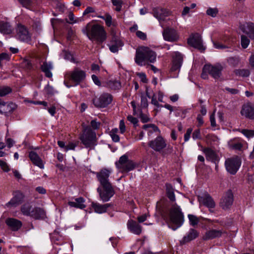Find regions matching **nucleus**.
<instances>
[{
    "instance_id": "obj_1",
    "label": "nucleus",
    "mask_w": 254,
    "mask_h": 254,
    "mask_svg": "<svg viewBox=\"0 0 254 254\" xmlns=\"http://www.w3.org/2000/svg\"><path fill=\"white\" fill-rule=\"evenodd\" d=\"M82 32L90 40L96 41L99 43H103L107 38L106 33L103 27L99 24L89 23L83 28Z\"/></svg>"
},
{
    "instance_id": "obj_2",
    "label": "nucleus",
    "mask_w": 254,
    "mask_h": 254,
    "mask_svg": "<svg viewBox=\"0 0 254 254\" xmlns=\"http://www.w3.org/2000/svg\"><path fill=\"white\" fill-rule=\"evenodd\" d=\"M156 53L147 47H141L136 51L135 62L138 65L143 66L147 62L154 63L156 60Z\"/></svg>"
},
{
    "instance_id": "obj_3",
    "label": "nucleus",
    "mask_w": 254,
    "mask_h": 254,
    "mask_svg": "<svg viewBox=\"0 0 254 254\" xmlns=\"http://www.w3.org/2000/svg\"><path fill=\"white\" fill-rule=\"evenodd\" d=\"M85 77L86 73L84 71L78 68H75L72 71L66 72L64 75V84L67 87H71V85L68 84V81H69L74 83L75 85H77L83 81Z\"/></svg>"
},
{
    "instance_id": "obj_4",
    "label": "nucleus",
    "mask_w": 254,
    "mask_h": 254,
    "mask_svg": "<svg viewBox=\"0 0 254 254\" xmlns=\"http://www.w3.org/2000/svg\"><path fill=\"white\" fill-rule=\"evenodd\" d=\"M79 139L86 148H90L96 144V133L89 127H86L83 130Z\"/></svg>"
},
{
    "instance_id": "obj_5",
    "label": "nucleus",
    "mask_w": 254,
    "mask_h": 254,
    "mask_svg": "<svg viewBox=\"0 0 254 254\" xmlns=\"http://www.w3.org/2000/svg\"><path fill=\"white\" fill-rule=\"evenodd\" d=\"M170 219L171 222L177 225V227H172L173 230H176L181 227L184 223V215L179 206L176 204L172 205L169 212Z\"/></svg>"
},
{
    "instance_id": "obj_6",
    "label": "nucleus",
    "mask_w": 254,
    "mask_h": 254,
    "mask_svg": "<svg viewBox=\"0 0 254 254\" xmlns=\"http://www.w3.org/2000/svg\"><path fill=\"white\" fill-rule=\"evenodd\" d=\"M117 168L122 172H128L133 170L136 164L132 160L128 159L126 155H122L118 161L116 162Z\"/></svg>"
},
{
    "instance_id": "obj_7",
    "label": "nucleus",
    "mask_w": 254,
    "mask_h": 254,
    "mask_svg": "<svg viewBox=\"0 0 254 254\" xmlns=\"http://www.w3.org/2000/svg\"><path fill=\"white\" fill-rule=\"evenodd\" d=\"M241 165V159L237 156L227 158L225 162L226 169L232 175H235Z\"/></svg>"
},
{
    "instance_id": "obj_8",
    "label": "nucleus",
    "mask_w": 254,
    "mask_h": 254,
    "mask_svg": "<svg viewBox=\"0 0 254 254\" xmlns=\"http://www.w3.org/2000/svg\"><path fill=\"white\" fill-rule=\"evenodd\" d=\"M113 100V96L108 93H104L99 97H95L92 103L94 105L98 108H103L107 107L111 103Z\"/></svg>"
},
{
    "instance_id": "obj_9",
    "label": "nucleus",
    "mask_w": 254,
    "mask_h": 254,
    "mask_svg": "<svg viewBox=\"0 0 254 254\" xmlns=\"http://www.w3.org/2000/svg\"><path fill=\"white\" fill-rule=\"evenodd\" d=\"M97 190L103 202L108 201L115 194L112 185L102 186L101 188L98 187Z\"/></svg>"
},
{
    "instance_id": "obj_10",
    "label": "nucleus",
    "mask_w": 254,
    "mask_h": 254,
    "mask_svg": "<svg viewBox=\"0 0 254 254\" xmlns=\"http://www.w3.org/2000/svg\"><path fill=\"white\" fill-rule=\"evenodd\" d=\"M188 44L201 52L205 50L202 44V38L198 33L192 34L188 39Z\"/></svg>"
},
{
    "instance_id": "obj_11",
    "label": "nucleus",
    "mask_w": 254,
    "mask_h": 254,
    "mask_svg": "<svg viewBox=\"0 0 254 254\" xmlns=\"http://www.w3.org/2000/svg\"><path fill=\"white\" fill-rule=\"evenodd\" d=\"M234 201V195L231 190H229L223 195L219 202L220 206L224 210L230 209Z\"/></svg>"
},
{
    "instance_id": "obj_12",
    "label": "nucleus",
    "mask_w": 254,
    "mask_h": 254,
    "mask_svg": "<svg viewBox=\"0 0 254 254\" xmlns=\"http://www.w3.org/2000/svg\"><path fill=\"white\" fill-rule=\"evenodd\" d=\"M148 146L155 151L161 152L167 146V143L163 137L158 136L148 142Z\"/></svg>"
},
{
    "instance_id": "obj_13",
    "label": "nucleus",
    "mask_w": 254,
    "mask_h": 254,
    "mask_svg": "<svg viewBox=\"0 0 254 254\" xmlns=\"http://www.w3.org/2000/svg\"><path fill=\"white\" fill-rule=\"evenodd\" d=\"M163 38L165 41L175 42L178 40L179 36L177 31L174 28L166 27L162 32Z\"/></svg>"
},
{
    "instance_id": "obj_14",
    "label": "nucleus",
    "mask_w": 254,
    "mask_h": 254,
    "mask_svg": "<svg viewBox=\"0 0 254 254\" xmlns=\"http://www.w3.org/2000/svg\"><path fill=\"white\" fill-rule=\"evenodd\" d=\"M20 41L28 42L31 39V36L27 28L22 25L18 24L17 25V39Z\"/></svg>"
},
{
    "instance_id": "obj_15",
    "label": "nucleus",
    "mask_w": 254,
    "mask_h": 254,
    "mask_svg": "<svg viewBox=\"0 0 254 254\" xmlns=\"http://www.w3.org/2000/svg\"><path fill=\"white\" fill-rule=\"evenodd\" d=\"M94 173L96 174L101 186L111 185L109 179L111 174V172L109 170L106 169H103L100 171Z\"/></svg>"
},
{
    "instance_id": "obj_16",
    "label": "nucleus",
    "mask_w": 254,
    "mask_h": 254,
    "mask_svg": "<svg viewBox=\"0 0 254 254\" xmlns=\"http://www.w3.org/2000/svg\"><path fill=\"white\" fill-rule=\"evenodd\" d=\"M199 202L209 208L210 212H213L212 209L215 208L216 203L212 196L207 193L199 197Z\"/></svg>"
},
{
    "instance_id": "obj_17",
    "label": "nucleus",
    "mask_w": 254,
    "mask_h": 254,
    "mask_svg": "<svg viewBox=\"0 0 254 254\" xmlns=\"http://www.w3.org/2000/svg\"><path fill=\"white\" fill-rule=\"evenodd\" d=\"M124 46L123 42L118 37L113 35L108 44L109 49L112 53H117Z\"/></svg>"
},
{
    "instance_id": "obj_18",
    "label": "nucleus",
    "mask_w": 254,
    "mask_h": 254,
    "mask_svg": "<svg viewBox=\"0 0 254 254\" xmlns=\"http://www.w3.org/2000/svg\"><path fill=\"white\" fill-rule=\"evenodd\" d=\"M204 71L208 72L213 78H218L220 76L221 72L222 70V67L220 65L212 66L211 65L206 64L204 66Z\"/></svg>"
},
{
    "instance_id": "obj_19",
    "label": "nucleus",
    "mask_w": 254,
    "mask_h": 254,
    "mask_svg": "<svg viewBox=\"0 0 254 254\" xmlns=\"http://www.w3.org/2000/svg\"><path fill=\"white\" fill-rule=\"evenodd\" d=\"M153 14L159 21H163L165 18L170 14V12L166 8L157 7L153 9Z\"/></svg>"
},
{
    "instance_id": "obj_20",
    "label": "nucleus",
    "mask_w": 254,
    "mask_h": 254,
    "mask_svg": "<svg viewBox=\"0 0 254 254\" xmlns=\"http://www.w3.org/2000/svg\"><path fill=\"white\" fill-rule=\"evenodd\" d=\"M202 151L205 155L206 160L211 161L215 164L218 163L219 158L214 151L209 148H205Z\"/></svg>"
},
{
    "instance_id": "obj_21",
    "label": "nucleus",
    "mask_w": 254,
    "mask_h": 254,
    "mask_svg": "<svg viewBox=\"0 0 254 254\" xmlns=\"http://www.w3.org/2000/svg\"><path fill=\"white\" fill-rule=\"evenodd\" d=\"M128 229L132 233L139 235L141 233L142 227L136 221L129 220L127 222Z\"/></svg>"
},
{
    "instance_id": "obj_22",
    "label": "nucleus",
    "mask_w": 254,
    "mask_h": 254,
    "mask_svg": "<svg viewBox=\"0 0 254 254\" xmlns=\"http://www.w3.org/2000/svg\"><path fill=\"white\" fill-rule=\"evenodd\" d=\"M183 60L182 55L179 52H175L171 70L174 71L179 69L182 66Z\"/></svg>"
},
{
    "instance_id": "obj_23",
    "label": "nucleus",
    "mask_w": 254,
    "mask_h": 254,
    "mask_svg": "<svg viewBox=\"0 0 254 254\" xmlns=\"http://www.w3.org/2000/svg\"><path fill=\"white\" fill-rule=\"evenodd\" d=\"M198 235L199 232L197 230L194 229H190L188 233L184 236L183 239L180 241V243L182 245H184L195 239Z\"/></svg>"
},
{
    "instance_id": "obj_24",
    "label": "nucleus",
    "mask_w": 254,
    "mask_h": 254,
    "mask_svg": "<svg viewBox=\"0 0 254 254\" xmlns=\"http://www.w3.org/2000/svg\"><path fill=\"white\" fill-rule=\"evenodd\" d=\"M29 157L33 164L41 169L44 168V165L43 161L36 152L33 151H30L29 153Z\"/></svg>"
},
{
    "instance_id": "obj_25",
    "label": "nucleus",
    "mask_w": 254,
    "mask_h": 254,
    "mask_svg": "<svg viewBox=\"0 0 254 254\" xmlns=\"http://www.w3.org/2000/svg\"><path fill=\"white\" fill-rule=\"evenodd\" d=\"M242 31L248 35L252 39L254 40V23L248 22L244 24L241 28Z\"/></svg>"
},
{
    "instance_id": "obj_26",
    "label": "nucleus",
    "mask_w": 254,
    "mask_h": 254,
    "mask_svg": "<svg viewBox=\"0 0 254 254\" xmlns=\"http://www.w3.org/2000/svg\"><path fill=\"white\" fill-rule=\"evenodd\" d=\"M31 217L35 219H44L46 217L45 210L40 207H35L32 209Z\"/></svg>"
},
{
    "instance_id": "obj_27",
    "label": "nucleus",
    "mask_w": 254,
    "mask_h": 254,
    "mask_svg": "<svg viewBox=\"0 0 254 254\" xmlns=\"http://www.w3.org/2000/svg\"><path fill=\"white\" fill-rule=\"evenodd\" d=\"M241 114L242 116L250 119H254V108L249 105L243 106Z\"/></svg>"
},
{
    "instance_id": "obj_28",
    "label": "nucleus",
    "mask_w": 254,
    "mask_h": 254,
    "mask_svg": "<svg viewBox=\"0 0 254 254\" xmlns=\"http://www.w3.org/2000/svg\"><path fill=\"white\" fill-rule=\"evenodd\" d=\"M14 105L7 104L0 99V113L7 114L12 113L14 110Z\"/></svg>"
},
{
    "instance_id": "obj_29",
    "label": "nucleus",
    "mask_w": 254,
    "mask_h": 254,
    "mask_svg": "<svg viewBox=\"0 0 254 254\" xmlns=\"http://www.w3.org/2000/svg\"><path fill=\"white\" fill-rule=\"evenodd\" d=\"M222 234V232L220 230L212 229L207 231L203 236V239L207 241L216 238L220 237Z\"/></svg>"
},
{
    "instance_id": "obj_30",
    "label": "nucleus",
    "mask_w": 254,
    "mask_h": 254,
    "mask_svg": "<svg viewBox=\"0 0 254 254\" xmlns=\"http://www.w3.org/2000/svg\"><path fill=\"white\" fill-rule=\"evenodd\" d=\"M84 202L85 200L84 198L82 197H79L78 198H75V201H68V204L70 207L83 209L86 207L85 205L84 204Z\"/></svg>"
},
{
    "instance_id": "obj_31",
    "label": "nucleus",
    "mask_w": 254,
    "mask_h": 254,
    "mask_svg": "<svg viewBox=\"0 0 254 254\" xmlns=\"http://www.w3.org/2000/svg\"><path fill=\"white\" fill-rule=\"evenodd\" d=\"M110 206L109 203L101 204L98 203H92V207L94 209L95 212L98 213H103L106 212L107 209Z\"/></svg>"
},
{
    "instance_id": "obj_32",
    "label": "nucleus",
    "mask_w": 254,
    "mask_h": 254,
    "mask_svg": "<svg viewBox=\"0 0 254 254\" xmlns=\"http://www.w3.org/2000/svg\"><path fill=\"white\" fill-rule=\"evenodd\" d=\"M41 70L45 74V76L48 78H51L52 77V73L51 70L52 69L53 66L51 63H48L45 62L41 65Z\"/></svg>"
},
{
    "instance_id": "obj_33",
    "label": "nucleus",
    "mask_w": 254,
    "mask_h": 254,
    "mask_svg": "<svg viewBox=\"0 0 254 254\" xmlns=\"http://www.w3.org/2000/svg\"><path fill=\"white\" fill-rule=\"evenodd\" d=\"M0 32L3 34H9L12 32L11 26L5 22H0Z\"/></svg>"
},
{
    "instance_id": "obj_34",
    "label": "nucleus",
    "mask_w": 254,
    "mask_h": 254,
    "mask_svg": "<svg viewBox=\"0 0 254 254\" xmlns=\"http://www.w3.org/2000/svg\"><path fill=\"white\" fill-rule=\"evenodd\" d=\"M32 210V206L29 203H25L23 204L20 209V211L22 214L25 216H31Z\"/></svg>"
},
{
    "instance_id": "obj_35",
    "label": "nucleus",
    "mask_w": 254,
    "mask_h": 254,
    "mask_svg": "<svg viewBox=\"0 0 254 254\" xmlns=\"http://www.w3.org/2000/svg\"><path fill=\"white\" fill-rule=\"evenodd\" d=\"M166 190L167 197L172 201H175V195L174 192V189L170 184H166Z\"/></svg>"
},
{
    "instance_id": "obj_36",
    "label": "nucleus",
    "mask_w": 254,
    "mask_h": 254,
    "mask_svg": "<svg viewBox=\"0 0 254 254\" xmlns=\"http://www.w3.org/2000/svg\"><path fill=\"white\" fill-rule=\"evenodd\" d=\"M108 86L112 90H119L121 88V82L117 80H111L108 82Z\"/></svg>"
},
{
    "instance_id": "obj_37",
    "label": "nucleus",
    "mask_w": 254,
    "mask_h": 254,
    "mask_svg": "<svg viewBox=\"0 0 254 254\" xmlns=\"http://www.w3.org/2000/svg\"><path fill=\"white\" fill-rule=\"evenodd\" d=\"M66 22L69 24H74L81 21V19L79 18H75L73 13L69 12L68 15V19H66Z\"/></svg>"
},
{
    "instance_id": "obj_38",
    "label": "nucleus",
    "mask_w": 254,
    "mask_h": 254,
    "mask_svg": "<svg viewBox=\"0 0 254 254\" xmlns=\"http://www.w3.org/2000/svg\"><path fill=\"white\" fill-rule=\"evenodd\" d=\"M102 18L104 19L106 24L107 26L110 27L113 25L116 26L117 25L116 22H112V16L110 14H106L104 16L102 17Z\"/></svg>"
},
{
    "instance_id": "obj_39",
    "label": "nucleus",
    "mask_w": 254,
    "mask_h": 254,
    "mask_svg": "<svg viewBox=\"0 0 254 254\" xmlns=\"http://www.w3.org/2000/svg\"><path fill=\"white\" fill-rule=\"evenodd\" d=\"M234 73L236 75L241 76L243 77H248L250 75V71L248 69H236Z\"/></svg>"
},
{
    "instance_id": "obj_40",
    "label": "nucleus",
    "mask_w": 254,
    "mask_h": 254,
    "mask_svg": "<svg viewBox=\"0 0 254 254\" xmlns=\"http://www.w3.org/2000/svg\"><path fill=\"white\" fill-rule=\"evenodd\" d=\"M118 132V129L117 128H115L112 129L110 132V135L112 140L115 142H117L120 141V137L117 134Z\"/></svg>"
},
{
    "instance_id": "obj_41",
    "label": "nucleus",
    "mask_w": 254,
    "mask_h": 254,
    "mask_svg": "<svg viewBox=\"0 0 254 254\" xmlns=\"http://www.w3.org/2000/svg\"><path fill=\"white\" fill-rule=\"evenodd\" d=\"M12 92L11 88L9 86H0V96H5Z\"/></svg>"
},
{
    "instance_id": "obj_42",
    "label": "nucleus",
    "mask_w": 254,
    "mask_h": 254,
    "mask_svg": "<svg viewBox=\"0 0 254 254\" xmlns=\"http://www.w3.org/2000/svg\"><path fill=\"white\" fill-rule=\"evenodd\" d=\"M6 225L11 228L12 230H15L16 228V219L14 218H8L5 221Z\"/></svg>"
},
{
    "instance_id": "obj_43",
    "label": "nucleus",
    "mask_w": 254,
    "mask_h": 254,
    "mask_svg": "<svg viewBox=\"0 0 254 254\" xmlns=\"http://www.w3.org/2000/svg\"><path fill=\"white\" fill-rule=\"evenodd\" d=\"M188 218L190 224L193 226L197 225L199 221L198 218H197L196 216L192 214H189Z\"/></svg>"
},
{
    "instance_id": "obj_44",
    "label": "nucleus",
    "mask_w": 254,
    "mask_h": 254,
    "mask_svg": "<svg viewBox=\"0 0 254 254\" xmlns=\"http://www.w3.org/2000/svg\"><path fill=\"white\" fill-rule=\"evenodd\" d=\"M218 9L217 8L209 7L206 11V14L212 17H215L218 13Z\"/></svg>"
},
{
    "instance_id": "obj_45",
    "label": "nucleus",
    "mask_w": 254,
    "mask_h": 254,
    "mask_svg": "<svg viewBox=\"0 0 254 254\" xmlns=\"http://www.w3.org/2000/svg\"><path fill=\"white\" fill-rule=\"evenodd\" d=\"M241 45L244 49L248 47L250 44L249 39L245 35H242L241 38Z\"/></svg>"
},
{
    "instance_id": "obj_46",
    "label": "nucleus",
    "mask_w": 254,
    "mask_h": 254,
    "mask_svg": "<svg viewBox=\"0 0 254 254\" xmlns=\"http://www.w3.org/2000/svg\"><path fill=\"white\" fill-rule=\"evenodd\" d=\"M112 2L116 7L115 10L117 11H120L121 10L123 3L122 0H112Z\"/></svg>"
},
{
    "instance_id": "obj_47",
    "label": "nucleus",
    "mask_w": 254,
    "mask_h": 254,
    "mask_svg": "<svg viewBox=\"0 0 254 254\" xmlns=\"http://www.w3.org/2000/svg\"><path fill=\"white\" fill-rule=\"evenodd\" d=\"M10 59V56L8 54L5 53L0 54V67L2 66L3 61H9Z\"/></svg>"
},
{
    "instance_id": "obj_48",
    "label": "nucleus",
    "mask_w": 254,
    "mask_h": 254,
    "mask_svg": "<svg viewBox=\"0 0 254 254\" xmlns=\"http://www.w3.org/2000/svg\"><path fill=\"white\" fill-rule=\"evenodd\" d=\"M16 206V196H14L7 203L5 204V207L8 208L11 207H15Z\"/></svg>"
},
{
    "instance_id": "obj_49",
    "label": "nucleus",
    "mask_w": 254,
    "mask_h": 254,
    "mask_svg": "<svg viewBox=\"0 0 254 254\" xmlns=\"http://www.w3.org/2000/svg\"><path fill=\"white\" fill-rule=\"evenodd\" d=\"M90 125L93 129H98L101 126V123L98 122L97 120H93L91 121Z\"/></svg>"
},
{
    "instance_id": "obj_50",
    "label": "nucleus",
    "mask_w": 254,
    "mask_h": 254,
    "mask_svg": "<svg viewBox=\"0 0 254 254\" xmlns=\"http://www.w3.org/2000/svg\"><path fill=\"white\" fill-rule=\"evenodd\" d=\"M241 132L248 138L252 137L254 136V130H253L243 129Z\"/></svg>"
},
{
    "instance_id": "obj_51",
    "label": "nucleus",
    "mask_w": 254,
    "mask_h": 254,
    "mask_svg": "<svg viewBox=\"0 0 254 254\" xmlns=\"http://www.w3.org/2000/svg\"><path fill=\"white\" fill-rule=\"evenodd\" d=\"M127 119L129 122H130L131 124L133 125L134 127L137 126V123L138 121L137 118L133 117L131 115H128L127 117Z\"/></svg>"
},
{
    "instance_id": "obj_52",
    "label": "nucleus",
    "mask_w": 254,
    "mask_h": 254,
    "mask_svg": "<svg viewBox=\"0 0 254 254\" xmlns=\"http://www.w3.org/2000/svg\"><path fill=\"white\" fill-rule=\"evenodd\" d=\"M0 166L1 168V169H2L3 170V171H4L5 172H7L9 171V168L7 164H6V163L5 162H4V161L0 160Z\"/></svg>"
},
{
    "instance_id": "obj_53",
    "label": "nucleus",
    "mask_w": 254,
    "mask_h": 254,
    "mask_svg": "<svg viewBox=\"0 0 254 254\" xmlns=\"http://www.w3.org/2000/svg\"><path fill=\"white\" fill-rule=\"evenodd\" d=\"M141 106L142 108H146L148 107V100L146 97L144 96H141Z\"/></svg>"
},
{
    "instance_id": "obj_54",
    "label": "nucleus",
    "mask_w": 254,
    "mask_h": 254,
    "mask_svg": "<svg viewBox=\"0 0 254 254\" xmlns=\"http://www.w3.org/2000/svg\"><path fill=\"white\" fill-rule=\"evenodd\" d=\"M25 196L20 191H17V204L21 203L24 201Z\"/></svg>"
},
{
    "instance_id": "obj_55",
    "label": "nucleus",
    "mask_w": 254,
    "mask_h": 254,
    "mask_svg": "<svg viewBox=\"0 0 254 254\" xmlns=\"http://www.w3.org/2000/svg\"><path fill=\"white\" fill-rule=\"evenodd\" d=\"M192 137L193 139H200L201 135L200 130L198 129L195 130L192 133Z\"/></svg>"
},
{
    "instance_id": "obj_56",
    "label": "nucleus",
    "mask_w": 254,
    "mask_h": 254,
    "mask_svg": "<svg viewBox=\"0 0 254 254\" xmlns=\"http://www.w3.org/2000/svg\"><path fill=\"white\" fill-rule=\"evenodd\" d=\"M78 142L76 143H70L67 145L65 146V150L66 151L69 150H74L76 146H77Z\"/></svg>"
},
{
    "instance_id": "obj_57",
    "label": "nucleus",
    "mask_w": 254,
    "mask_h": 254,
    "mask_svg": "<svg viewBox=\"0 0 254 254\" xmlns=\"http://www.w3.org/2000/svg\"><path fill=\"white\" fill-rule=\"evenodd\" d=\"M136 35L137 37L141 40H144L146 39V35L145 33L141 31H136Z\"/></svg>"
},
{
    "instance_id": "obj_58",
    "label": "nucleus",
    "mask_w": 254,
    "mask_h": 254,
    "mask_svg": "<svg viewBox=\"0 0 254 254\" xmlns=\"http://www.w3.org/2000/svg\"><path fill=\"white\" fill-rule=\"evenodd\" d=\"M192 129L191 128H189L187 129V132L185 134V135H184V140L185 141H187L189 140V139L190 138V136L192 132Z\"/></svg>"
},
{
    "instance_id": "obj_59",
    "label": "nucleus",
    "mask_w": 254,
    "mask_h": 254,
    "mask_svg": "<svg viewBox=\"0 0 254 254\" xmlns=\"http://www.w3.org/2000/svg\"><path fill=\"white\" fill-rule=\"evenodd\" d=\"M137 76L139 77L140 80L143 83H146L147 82V79L145 73L143 72L138 73L137 74Z\"/></svg>"
},
{
    "instance_id": "obj_60",
    "label": "nucleus",
    "mask_w": 254,
    "mask_h": 254,
    "mask_svg": "<svg viewBox=\"0 0 254 254\" xmlns=\"http://www.w3.org/2000/svg\"><path fill=\"white\" fill-rule=\"evenodd\" d=\"M141 122L143 123H147L150 121V118L145 114L141 113L140 115Z\"/></svg>"
},
{
    "instance_id": "obj_61",
    "label": "nucleus",
    "mask_w": 254,
    "mask_h": 254,
    "mask_svg": "<svg viewBox=\"0 0 254 254\" xmlns=\"http://www.w3.org/2000/svg\"><path fill=\"white\" fill-rule=\"evenodd\" d=\"M119 128L121 133H124L126 131V126L123 120L120 122Z\"/></svg>"
},
{
    "instance_id": "obj_62",
    "label": "nucleus",
    "mask_w": 254,
    "mask_h": 254,
    "mask_svg": "<svg viewBox=\"0 0 254 254\" xmlns=\"http://www.w3.org/2000/svg\"><path fill=\"white\" fill-rule=\"evenodd\" d=\"M151 104L156 106L157 107H162L161 105H160L157 100L155 95L154 94L151 98Z\"/></svg>"
},
{
    "instance_id": "obj_63",
    "label": "nucleus",
    "mask_w": 254,
    "mask_h": 254,
    "mask_svg": "<svg viewBox=\"0 0 254 254\" xmlns=\"http://www.w3.org/2000/svg\"><path fill=\"white\" fill-rule=\"evenodd\" d=\"M92 79L95 84L98 86H101L100 81L96 75L94 74L92 75Z\"/></svg>"
},
{
    "instance_id": "obj_64",
    "label": "nucleus",
    "mask_w": 254,
    "mask_h": 254,
    "mask_svg": "<svg viewBox=\"0 0 254 254\" xmlns=\"http://www.w3.org/2000/svg\"><path fill=\"white\" fill-rule=\"evenodd\" d=\"M18 1L24 7L29 6L31 2V0H18Z\"/></svg>"
}]
</instances>
